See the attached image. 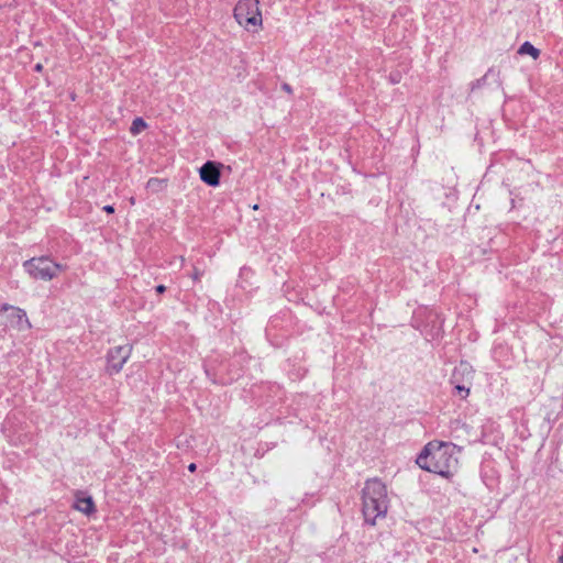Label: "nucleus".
Masks as SVG:
<instances>
[{
  "label": "nucleus",
  "mask_w": 563,
  "mask_h": 563,
  "mask_svg": "<svg viewBox=\"0 0 563 563\" xmlns=\"http://www.w3.org/2000/svg\"><path fill=\"white\" fill-rule=\"evenodd\" d=\"M457 446L452 443L431 441L424 445L416 463L424 471L449 477L457 467Z\"/></svg>",
  "instance_id": "obj_1"
},
{
  "label": "nucleus",
  "mask_w": 563,
  "mask_h": 563,
  "mask_svg": "<svg viewBox=\"0 0 563 563\" xmlns=\"http://www.w3.org/2000/svg\"><path fill=\"white\" fill-rule=\"evenodd\" d=\"M388 503L386 485L376 477L367 479L362 490V511L365 521L375 525L377 518L385 517Z\"/></svg>",
  "instance_id": "obj_2"
},
{
  "label": "nucleus",
  "mask_w": 563,
  "mask_h": 563,
  "mask_svg": "<svg viewBox=\"0 0 563 563\" xmlns=\"http://www.w3.org/2000/svg\"><path fill=\"white\" fill-rule=\"evenodd\" d=\"M234 18L247 31L260 29L263 19L258 0H240L234 8Z\"/></svg>",
  "instance_id": "obj_3"
},
{
  "label": "nucleus",
  "mask_w": 563,
  "mask_h": 563,
  "mask_svg": "<svg viewBox=\"0 0 563 563\" xmlns=\"http://www.w3.org/2000/svg\"><path fill=\"white\" fill-rule=\"evenodd\" d=\"M25 272L34 279L44 282L55 278L64 266L48 256L32 257L23 263Z\"/></svg>",
  "instance_id": "obj_4"
},
{
  "label": "nucleus",
  "mask_w": 563,
  "mask_h": 563,
  "mask_svg": "<svg viewBox=\"0 0 563 563\" xmlns=\"http://www.w3.org/2000/svg\"><path fill=\"white\" fill-rule=\"evenodd\" d=\"M132 345L124 344L110 349L107 354V371L109 374H118L130 358Z\"/></svg>",
  "instance_id": "obj_5"
},
{
  "label": "nucleus",
  "mask_w": 563,
  "mask_h": 563,
  "mask_svg": "<svg viewBox=\"0 0 563 563\" xmlns=\"http://www.w3.org/2000/svg\"><path fill=\"white\" fill-rule=\"evenodd\" d=\"M220 167V163H216L212 161H208L207 163H205L199 170L201 180L209 186H218L220 184L221 175Z\"/></svg>",
  "instance_id": "obj_6"
},
{
  "label": "nucleus",
  "mask_w": 563,
  "mask_h": 563,
  "mask_svg": "<svg viewBox=\"0 0 563 563\" xmlns=\"http://www.w3.org/2000/svg\"><path fill=\"white\" fill-rule=\"evenodd\" d=\"M75 509L85 514L91 515L96 511L95 503L90 496H85L82 493L76 495Z\"/></svg>",
  "instance_id": "obj_7"
},
{
  "label": "nucleus",
  "mask_w": 563,
  "mask_h": 563,
  "mask_svg": "<svg viewBox=\"0 0 563 563\" xmlns=\"http://www.w3.org/2000/svg\"><path fill=\"white\" fill-rule=\"evenodd\" d=\"M12 317L14 318L15 327L19 330H29L31 328V323L23 309L14 308Z\"/></svg>",
  "instance_id": "obj_8"
},
{
  "label": "nucleus",
  "mask_w": 563,
  "mask_h": 563,
  "mask_svg": "<svg viewBox=\"0 0 563 563\" xmlns=\"http://www.w3.org/2000/svg\"><path fill=\"white\" fill-rule=\"evenodd\" d=\"M521 55H530L533 59L540 56V51L536 48L530 42H525L518 51Z\"/></svg>",
  "instance_id": "obj_9"
},
{
  "label": "nucleus",
  "mask_w": 563,
  "mask_h": 563,
  "mask_svg": "<svg viewBox=\"0 0 563 563\" xmlns=\"http://www.w3.org/2000/svg\"><path fill=\"white\" fill-rule=\"evenodd\" d=\"M499 70H495L493 68L488 69V71L482 78L477 79L472 84V89L479 88L481 86H483L489 77H496V79H499Z\"/></svg>",
  "instance_id": "obj_10"
},
{
  "label": "nucleus",
  "mask_w": 563,
  "mask_h": 563,
  "mask_svg": "<svg viewBox=\"0 0 563 563\" xmlns=\"http://www.w3.org/2000/svg\"><path fill=\"white\" fill-rule=\"evenodd\" d=\"M146 126H147V125H146L145 121H144L142 118H135V119L132 121V124H131V128H130V132H131L133 135H136V134H139L140 132H142Z\"/></svg>",
  "instance_id": "obj_11"
},
{
  "label": "nucleus",
  "mask_w": 563,
  "mask_h": 563,
  "mask_svg": "<svg viewBox=\"0 0 563 563\" xmlns=\"http://www.w3.org/2000/svg\"><path fill=\"white\" fill-rule=\"evenodd\" d=\"M164 180L158 178H150L146 183V188L152 191H158L163 188Z\"/></svg>",
  "instance_id": "obj_12"
},
{
  "label": "nucleus",
  "mask_w": 563,
  "mask_h": 563,
  "mask_svg": "<svg viewBox=\"0 0 563 563\" xmlns=\"http://www.w3.org/2000/svg\"><path fill=\"white\" fill-rule=\"evenodd\" d=\"M460 373L472 374L473 371L467 363H461L460 366L455 368V371L453 373V378H456L457 374H460Z\"/></svg>",
  "instance_id": "obj_13"
},
{
  "label": "nucleus",
  "mask_w": 563,
  "mask_h": 563,
  "mask_svg": "<svg viewBox=\"0 0 563 563\" xmlns=\"http://www.w3.org/2000/svg\"><path fill=\"white\" fill-rule=\"evenodd\" d=\"M455 389L462 395L463 398L467 397L470 393V388H466L464 385H456Z\"/></svg>",
  "instance_id": "obj_14"
},
{
  "label": "nucleus",
  "mask_w": 563,
  "mask_h": 563,
  "mask_svg": "<svg viewBox=\"0 0 563 563\" xmlns=\"http://www.w3.org/2000/svg\"><path fill=\"white\" fill-rule=\"evenodd\" d=\"M202 275H203V273L195 267L194 272H192V275H191V278H192L194 282H200Z\"/></svg>",
  "instance_id": "obj_15"
},
{
  "label": "nucleus",
  "mask_w": 563,
  "mask_h": 563,
  "mask_svg": "<svg viewBox=\"0 0 563 563\" xmlns=\"http://www.w3.org/2000/svg\"><path fill=\"white\" fill-rule=\"evenodd\" d=\"M103 210L107 212V213H113L114 212V208L113 206L111 205H107L103 207Z\"/></svg>",
  "instance_id": "obj_16"
},
{
  "label": "nucleus",
  "mask_w": 563,
  "mask_h": 563,
  "mask_svg": "<svg viewBox=\"0 0 563 563\" xmlns=\"http://www.w3.org/2000/svg\"><path fill=\"white\" fill-rule=\"evenodd\" d=\"M155 290L157 294H163L166 290V287L164 285H158Z\"/></svg>",
  "instance_id": "obj_17"
},
{
  "label": "nucleus",
  "mask_w": 563,
  "mask_h": 563,
  "mask_svg": "<svg viewBox=\"0 0 563 563\" xmlns=\"http://www.w3.org/2000/svg\"><path fill=\"white\" fill-rule=\"evenodd\" d=\"M282 87H283V90L286 91L287 93L292 92V89L288 84H284Z\"/></svg>",
  "instance_id": "obj_18"
},
{
  "label": "nucleus",
  "mask_w": 563,
  "mask_h": 563,
  "mask_svg": "<svg viewBox=\"0 0 563 563\" xmlns=\"http://www.w3.org/2000/svg\"><path fill=\"white\" fill-rule=\"evenodd\" d=\"M42 69H43V66L40 63L34 66L35 71H42Z\"/></svg>",
  "instance_id": "obj_19"
},
{
  "label": "nucleus",
  "mask_w": 563,
  "mask_h": 563,
  "mask_svg": "<svg viewBox=\"0 0 563 563\" xmlns=\"http://www.w3.org/2000/svg\"><path fill=\"white\" fill-rule=\"evenodd\" d=\"M196 467H197V466H196V464H195V463H191V464L188 466V470H189L190 472H195V471H196Z\"/></svg>",
  "instance_id": "obj_20"
},
{
  "label": "nucleus",
  "mask_w": 563,
  "mask_h": 563,
  "mask_svg": "<svg viewBox=\"0 0 563 563\" xmlns=\"http://www.w3.org/2000/svg\"><path fill=\"white\" fill-rule=\"evenodd\" d=\"M559 562L563 563V554L560 556Z\"/></svg>",
  "instance_id": "obj_21"
}]
</instances>
